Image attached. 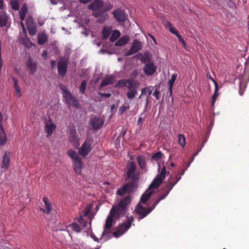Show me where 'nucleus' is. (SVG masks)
Listing matches in <instances>:
<instances>
[{
	"label": "nucleus",
	"instance_id": "obj_1",
	"mask_svg": "<svg viewBox=\"0 0 249 249\" xmlns=\"http://www.w3.org/2000/svg\"><path fill=\"white\" fill-rule=\"evenodd\" d=\"M131 201V196H126L118 205L112 207L106 220L101 239H105V240H107L111 237L112 225L115 223L116 219H119L125 213L127 208Z\"/></svg>",
	"mask_w": 249,
	"mask_h": 249
},
{
	"label": "nucleus",
	"instance_id": "obj_2",
	"mask_svg": "<svg viewBox=\"0 0 249 249\" xmlns=\"http://www.w3.org/2000/svg\"><path fill=\"white\" fill-rule=\"evenodd\" d=\"M136 165L133 161L130 162L128 165L127 171V176L128 179H131L133 181L127 183L123 187L119 189L117 192V194L120 196H123L126 193H131L133 192L136 189V184L135 181L139 178L140 173H136Z\"/></svg>",
	"mask_w": 249,
	"mask_h": 249
},
{
	"label": "nucleus",
	"instance_id": "obj_3",
	"mask_svg": "<svg viewBox=\"0 0 249 249\" xmlns=\"http://www.w3.org/2000/svg\"><path fill=\"white\" fill-rule=\"evenodd\" d=\"M169 174V172L166 171L165 166H163L162 168L160 173L157 175L149 186L148 189H147L145 193L142 196L141 203H142L143 204L146 203L153 193V191L151 189L157 188L164 179L166 175Z\"/></svg>",
	"mask_w": 249,
	"mask_h": 249
},
{
	"label": "nucleus",
	"instance_id": "obj_4",
	"mask_svg": "<svg viewBox=\"0 0 249 249\" xmlns=\"http://www.w3.org/2000/svg\"><path fill=\"white\" fill-rule=\"evenodd\" d=\"M67 154L71 159L75 173L77 175H81L83 168L81 158L76 151L71 149L68 150Z\"/></svg>",
	"mask_w": 249,
	"mask_h": 249
},
{
	"label": "nucleus",
	"instance_id": "obj_5",
	"mask_svg": "<svg viewBox=\"0 0 249 249\" xmlns=\"http://www.w3.org/2000/svg\"><path fill=\"white\" fill-rule=\"evenodd\" d=\"M63 91V97L66 103L69 106H72L76 108L79 107V103L76 98L71 93L68 92L65 87L62 88Z\"/></svg>",
	"mask_w": 249,
	"mask_h": 249
},
{
	"label": "nucleus",
	"instance_id": "obj_6",
	"mask_svg": "<svg viewBox=\"0 0 249 249\" xmlns=\"http://www.w3.org/2000/svg\"><path fill=\"white\" fill-rule=\"evenodd\" d=\"M134 218L132 216H127L126 221L121 224L118 229L113 233L114 236L118 237L123 234L131 227Z\"/></svg>",
	"mask_w": 249,
	"mask_h": 249
},
{
	"label": "nucleus",
	"instance_id": "obj_7",
	"mask_svg": "<svg viewBox=\"0 0 249 249\" xmlns=\"http://www.w3.org/2000/svg\"><path fill=\"white\" fill-rule=\"evenodd\" d=\"M93 141L90 139H86L79 148V154L82 157H86L89 155L92 149Z\"/></svg>",
	"mask_w": 249,
	"mask_h": 249
},
{
	"label": "nucleus",
	"instance_id": "obj_8",
	"mask_svg": "<svg viewBox=\"0 0 249 249\" xmlns=\"http://www.w3.org/2000/svg\"><path fill=\"white\" fill-rule=\"evenodd\" d=\"M154 208L144 207L141 203H139L134 210V212L139 215V219H141L149 213Z\"/></svg>",
	"mask_w": 249,
	"mask_h": 249
},
{
	"label": "nucleus",
	"instance_id": "obj_9",
	"mask_svg": "<svg viewBox=\"0 0 249 249\" xmlns=\"http://www.w3.org/2000/svg\"><path fill=\"white\" fill-rule=\"evenodd\" d=\"M103 119L98 117H95L90 120L89 128L92 130H97L103 125Z\"/></svg>",
	"mask_w": 249,
	"mask_h": 249
},
{
	"label": "nucleus",
	"instance_id": "obj_10",
	"mask_svg": "<svg viewBox=\"0 0 249 249\" xmlns=\"http://www.w3.org/2000/svg\"><path fill=\"white\" fill-rule=\"evenodd\" d=\"M57 69L59 74L64 76L67 71V60L63 58L60 59L58 62Z\"/></svg>",
	"mask_w": 249,
	"mask_h": 249
},
{
	"label": "nucleus",
	"instance_id": "obj_11",
	"mask_svg": "<svg viewBox=\"0 0 249 249\" xmlns=\"http://www.w3.org/2000/svg\"><path fill=\"white\" fill-rule=\"evenodd\" d=\"M42 200L44 203V206H42V207H41L40 210L44 213L48 214L50 213L52 210L53 203L46 196H44Z\"/></svg>",
	"mask_w": 249,
	"mask_h": 249
},
{
	"label": "nucleus",
	"instance_id": "obj_12",
	"mask_svg": "<svg viewBox=\"0 0 249 249\" xmlns=\"http://www.w3.org/2000/svg\"><path fill=\"white\" fill-rule=\"evenodd\" d=\"M141 42L138 40L135 39L132 43L131 48L126 52L125 55L129 56L136 53L141 50Z\"/></svg>",
	"mask_w": 249,
	"mask_h": 249
},
{
	"label": "nucleus",
	"instance_id": "obj_13",
	"mask_svg": "<svg viewBox=\"0 0 249 249\" xmlns=\"http://www.w3.org/2000/svg\"><path fill=\"white\" fill-rule=\"evenodd\" d=\"M113 15L116 19L119 22H124L127 18V15L124 10L121 8H118L114 11Z\"/></svg>",
	"mask_w": 249,
	"mask_h": 249
},
{
	"label": "nucleus",
	"instance_id": "obj_14",
	"mask_svg": "<svg viewBox=\"0 0 249 249\" xmlns=\"http://www.w3.org/2000/svg\"><path fill=\"white\" fill-rule=\"evenodd\" d=\"M104 2L102 0H95L93 2L88 5V8L94 11L98 10L102 11Z\"/></svg>",
	"mask_w": 249,
	"mask_h": 249
},
{
	"label": "nucleus",
	"instance_id": "obj_15",
	"mask_svg": "<svg viewBox=\"0 0 249 249\" xmlns=\"http://www.w3.org/2000/svg\"><path fill=\"white\" fill-rule=\"evenodd\" d=\"M157 67L153 62L147 63L143 68L144 72L148 75H152L156 71Z\"/></svg>",
	"mask_w": 249,
	"mask_h": 249
},
{
	"label": "nucleus",
	"instance_id": "obj_16",
	"mask_svg": "<svg viewBox=\"0 0 249 249\" xmlns=\"http://www.w3.org/2000/svg\"><path fill=\"white\" fill-rule=\"evenodd\" d=\"M26 23L29 34L31 36H34L36 34V30L32 19H27Z\"/></svg>",
	"mask_w": 249,
	"mask_h": 249
},
{
	"label": "nucleus",
	"instance_id": "obj_17",
	"mask_svg": "<svg viewBox=\"0 0 249 249\" xmlns=\"http://www.w3.org/2000/svg\"><path fill=\"white\" fill-rule=\"evenodd\" d=\"M26 66L32 74L34 73L36 70L37 64L36 62L33 61L30 58L26 62Z\"/></svg>",
	"mask_w": 249,
	"mask_h": 249
},
{
	"label": "nucleus",
	"instance_id": "obj_18",
	"mask_svg": "<svg viewBox=\"0 0 249 249\" xmlns=\"http://www.w3.org/2000/svg\"><path fill=\"white\" fill-rule=\"evenodd\" d=\"M119 84L124 85L126 87L128 90L136 89L135 84L130 79L120 81Z\"/></svg>",
	"mask_w": 249,
	"mask_h": 249
},
{
	"label": "nucleus",
	"instance_id": "obj_19",
	"mask_svg": "<svg viewBox=\"0 0 249 249\" xmlns=\"http://www.w3.org/2000/svg\"><path fill=\"white\" fill-rule=\"evenodd\" d=\"M55 128L56 125L54 124L51 122L46 123L45 126V131L47 133V136L48 137L51 135L55 130Z\"/></svg>",
	"mask_w": 249,
	"mask_h": 249
},
{
	"label": "nucleus",
	"instance_id": "obj_20",
	"mask_svg": "<svg viewBox=\"0 0 249 249\" xmlns=\"http://www.w3.org/2000/svg\"><path fill=\"white\" fill-rule=\"evenodd\" d=\"M10 162V153L6 152L3 156L2 162L1 167L7 169Z\"/></svg>",
	"mask_w": 249,
	"mask_h": 249
},
{
	"label": "nucleus",
	"instance_id": "obj_21",
	"mask_svg": "<svg viewBox=\"0 0 249 249\" xmlns=\"http://www.w3.org/2000/svg\"><path fill=\"white\" fill-rule=\"evenodd\" d=\"M114 77L112 75H109L105 77L102 82L100 87H104L107 85L112 84L114 83Z\"/></svg>",
	"mask_w": 249,
	"mask_h": 249
},
{
	"label": "nucleus",
	"instance_id": "obj_22",
	"mask_svg": "<svg viewBox=\"0 0 249 249\" xmlns=\"http://www.w3.org/2000/svg\"><path fill=\"white\" fill-rule=\"evenodd\" d=\"M137 161L139 167L142 170L146 169L145 158L142 156L137 157Z\"/></svg>",
	"mask_w": 249,
	"mask_h": 249
},
{
	"label": "nucleus",
	"instance_id": "obj_23",
	"mask_svg": "<svg viewBox=\"0 0 249 249\" xmlns=\"http://www.w3.org/2000/svg\"><path fill=\"white\" fill-rule=\"evenodd\" d=\"M69 138L71 142H73L74 144L77 143L78 145H79L78 139L77 137L76 132L75 129L71 130L69 132Z\"/></svg>",
	"mask_w": 249,
	"mask_h": 249
},
{
	"label": "nucleus",
	"instance_id": "obj_24",
	"mask_svg": "<svg viewBox=\"0 0 249 249\" xmlns=\"http://www.w3.org/2000/svg\"><path fill=\"white\" fill-rule=\"evenodd\" d=\"M129 40V37L127 35H125L121 37L116 43L115 45L121 46L126 44Z\"/></svg>",
	"mask_w": 249,
	"mask_h": 249
},
{
	"label": "nucleus",
	"instance_id": "obj_25",
	"mask_svg": "<svg viewBox=\"0 0 249 249\" xmlns=\"http://www.w3.org/2000/svg\"><path fill=\"white\" fill-rule=\"evenodd\" d=\"M48 38L47 35L44 32L38 34L37 39H38V43L39 45H42L44 44Z\"/></svg>",
	"mask_w": 249,
	"mask_h": 249
},
{
	"label": "nucleus",
	"instance_id": "obj_26",
	"mask_svg": "<svg viewBox=\"0 0 249 249\" xmlns=\"http://www.w3.org/2000/svg\"><path fill=\"white\" fill-rule=\"evenodd\" d=\"M178 74L177 73H174L172 76L171 79L168 81V84L169 86V90L170 91V94L171 95L172 93V88L175 83V81L177 77Z\"/></svg>",
	"mask_w": 249,
	"mask_h": 249
},
{
	"label": "nucleus",
	"instance_id": "obj_27",
	"mask_svg": "<svg viewBox=\"0 0 249 249\" xmlns=\"http://www.w3.org/2000/svg\"><path fill=\"white\" fill-rule=\"evenodd\" d=\"M12 79L14 81V86L16 93L18 97H20L21 96L22 93L20 91V88L18 85V80L15 77H13Z\"/></svg>",
	"mask_w": 249,
	"mask_h": 249
},
{
	"label": "nucleus",
	"instance_id": "obj_28",
	"mask_svg": "<svg viewBox=\"0 0 249 249\" xmlns=\"http://www.w3.org/2000/svg\"><path fill=\"white\" fill-rule=\"evenodd\" d=\"M8 20V17L5 13H0V26L3 27L6 24Z\"/></svg>",
	"mask_w": 249,
	"mask_h": 249
},
{
	"label": "nucleus",
	"instance_id": "obj_29",
	"mask_svg": "<svg viewBox=\"0 0 249 249\" xmlns=\"http://www.w3.org/2000/svg\"><path fill=\"white\" fill-rule=\"evenodd\" d=\"M112 31V28L111 26H105L103 30V38L106 39L109 36L111 32Z\"/></svg>",
	"mask_w": 249,
	"mask_h": 249
},
{
	"label": "nucleus",
	"instance_id": "obj_30",
	"mask_svg": "<svg viewBox=\"0 0 249 249\" xmlns=\"http://www.w3.org/2000/svg\"><path fill=\"white\" fill-rule=\"evenodd\" d=\"M152 56L148 52H145L141 58V61L142 63H145L151 60Z\"/></svg>",
	"mask_w": 249,
	"mask_h": 249
},
{
	"label": "nucleus",
	"instance_id": "obj_31",
	"mask_svg": "<svg viewBox=\"0 0 249 249\" xmlns=\"http://www.w3.org/2000/svg\"><path fill=\"white\" fill-rule=\"evenodd\" d=\"M5 134L2 129V126L0 125V145L4 144L6 141Z\"/></svg>",
	"mask_w": 249,
	"mask_h": 249
},
{
	"label": "nucleus",
	"instance_id": "obj_32",
	"mask_svg": "<svg viewBox=\"0 0 249 249\" xmlns=\"http://www.w3.org/2000/svg\"><path fill=\"white\" fill-rule=\"evenodd\" d=\"M137 93V89H131L128 90L126 92V96L128 99L129 100L133 99L136 95Z\"/></svg>",
	"mask_w": 249,
	"mask_h": 249
},
{
	"label": "nucleus",
	"instance_id": "obj_33",
	"mask_svg": "<svg viewBox=\"0 0 249 249\" xmlns=\"http://www.w3.org/2000/svg\"><path fill=\"white\" fill-rule=\"evenodd\" d=\"M27 11V8L26 6L25 5H23L19 12V17L21 20H24Z\"/></svg>",
	"mask_w": 249,
	"mask_h": 249
},
{
	"label": "nucleus",
	"instance_id": "obj_34",
	"mask_svg": "<svg viewBox=\"0 0 249 249\" xmlns=\"http://www.w3.org/2000/svg\"><path fill=\"white\" fill-rule=\"evenodd\" d=\"M113 7V4L109 2H104V5L102 9V12L104 14L105 12L109 11Z\"/></svg>",
	"mask_w": 249,
	"mask_h": 249
},
{
	"label": "nucleus",
	"instance_id": "obj_35",
	"mask_svg": "<svg viewBox=\"0 0 249 249\" xmlns=\"http://www.w3.org/2000/svg\"><path fill=\"white\" fill-rule=\"evenodd\" d=\"M164 189L167 190L166 192L164 193V195H162L160 197L159 199L157 201V202L154 204L153 207L154 208L156 205H157L159 202L162 199H164L169 193L170 191L172 190L170 189V186L169 187H166V186H165V188H164Z\"/></svg>",
	"mask_w": 249,
	"mask_h": 249
},
{
	"label": "nucleus",
	"instance_id": "obj_36",
	"mask_svg": "<svg viewBox=\"0 0 249 249\" xmlns=\"http://www.w3.org/2000/svg\"><path fill=\"white\" fill-rule=\"evenodd\" d=\"M153 88L151 87H148L142 89L141 95H147L149 96L153 91Z\"/></svg>",
	"mask_w": 249,
	"mask_h": 249
},
{
	"label": "nucleus",
	"instance_id": "obj_37",
	"mask_svg": "<svg viewBox=\"0 0 249 249\" xmlns=\"http://www.w3.org/2000/svg\"><path fill=\"white\" fill-rule=\"evenodd\" d=\"M181 176H180L179 177H178L177 179V180L174 182L172 183L170 182V180H173V177L172 176H170V178H169V181L167 183V184L166 185V187H169L170 186V189H172L173 187L177 183V182L181 179Z\"/></svg>",
	"mask_w": 249,
	"mask_h": 249
},
{
	"label": "nucleus",
	"instance_id": "obj_38",
	"mask_svg": "<svg viewBox=\"0 0 249 249\" xmlns=\"http://www.w3.org/2000/svg\"><path fill=\"white\" fill-rule=\"evenodd\" d=\"M211 80L213 82L214 84L215 87V90H214V93L212 99L213 100H216L217 97L218 95V93H217V91L218 90V84L217 82L214 80V79L213 78H211Z\"/></svg>",
	"mask_w": 249,
	"mask_h": 249
},
{
	"label": "nucleus",
	"instance_id": "obj_39",
	"mask_svg": "<svg viewBox=\"0 0 249 249\" xmlns=\"http://www.w3.org/2000/svg\"><path fill=\"white\" fill-rule=\"evenodd\" d=\"M121 35L120 32L118 30H114L110 37V40L111 42L115 41Z\"/></svg>",
	"mask_w": 249,
	"mask_h": 249
},
{
	"label": "nucleus",
	"instance_id": "obj_40",
	"mask_svg": "<svg viewBox=\"0 0 249 249\" xmlns=\"http://www.w3.org/2000/svg\"><path fill=\"white\" fill-rule=\"evenodd\" d=\"M178 142L182 147H184L186 144V140L183 134H178Z\"/></svg>",
	"mask_w": 249,
	"mask_h": 249
},
{
	"label": "nucleus",
	"instance_id": "obj_41",
	"mask_svg": "<svg viewBox=\"0 0 249 249\" xmlns=\"http://www.w3.org/2000/svg\"><path fill=\"white\" fill-rule=\"evenodd\" d=\"M68 228H71L73 231L77 232H79L81 231V228L79 225L75 223H73L69 225L67 227V229Z\"/></svg>",
	"mask_w": 249,
	"mask_h": 249
},
{
	"label": "nucleus",
	"instance_id": "obj_42",
	"mask_svg": "<svg viewBox=\"0 0 249 249\" xmlns=\"http://www.w3.org/2000/svg\"><path fill=\"white\" fill-rule=\"evenodd\" d=\"M10 2L12 8L15 10H18L19 6L17 0H10Z\"/></svg>",
	"mask_w": 249,
	"mask_h": 249
},
{
	"label": "nucleus",
	"instance_id": "obj_43",
	"mask_svg": "<svg viewBox=\"0 0 249 249\" xmlns=\"http://www.w3.org/2000/svg\"><path fill=\"white\" fill-rule=\"evenodd\" d=\"M162 153L161 152L159 151L153 154L152 156V158L154 160H159L162 158Z\"/></svg>",
	"mask_w": 249,
	"mask_h": 249
},
{
	"label": "nucleus",
	"instance_id": "obj_44",
	"mask_svg": "<svg viewBox=\"0 0 249 249\" xmlns=\"http://www.w3.org/2000/svg\"><path fill=\"white\" fill-rule=\"evenodd\" d=\"M100 18L98 19V22L100 23H103L108 18V15L107 14H103L101 15Z\"/></svg>",
	"mask_w": 249,
	"mask_h": 249
},
{
	"label": "nucleus",
	"instance_id": "obj_45",
	"mask_svg": "<svg viewBox=\"0 0 249 249\" xmlns=\"http://www.w3.org/2000/svg\"><path fill=\"white\" fill-rule=\"evenodd\" d=\"M129 108V106L128 105H127V106L124 105L120 107L119 111L120 113L122 114L125 111L128 109Z\"/></svg>",
	"mask_w": 249,
	"mask_h": 249
},
{
	"label": "nucleus",
	"instance_id": "obj_46",
	"mask_svg": "<svg viewBox=\"0 0 249 249\" xmlns=\"http://www.w3.org/2000/svg\"><path fill=\"white\" fill-rule=\"evenodd\" d=\"M86 87V81L84 80L82 82L80 86V92L81 93H84Z\"/></svg>",
	"mask_w": 249,
	"mask_h": 249
},
{
	"label": "nucleus",
	"instance_id": "obj_47",
	"mask_svg": "<svg viewBox=\"0 0 249 249\" xmlns=\"http://www.w3.org/2000/svg\"><path fill=\"white\" fill-rule=\"evenodd\" d=\"M23 43L27 47H30L32 43L30 42L29 39L27 38L22 41Z\"/></svg>",
	"mask_w": 249,
	"mask_h": 249
},
{
	"label": "nucleus",
	"instance_id": "obj_48",
	"mask_svg": "<svg viewBox=\"0 0 249 249\" xmlns=\"http://www.w3.org/2000/svg\"><path fill=\"white\" fill-rule=\"evenodd\" d=\"M90 209H91L90 206L87 207V208L86 209V210H85V211L84 212V213H83L84 215L85 216L88 215V214H89V213L90 212Z\"/></svg>",
	"mask_w": 249,
	"mask_h": 249
},
{
	"label": "nucleus",
	"instance_id": "obj_49",
	"mask_svg": "<svg viewBox=\"0 0 249 249\" xmlns=\"http://www.w3.org/2000/svg\"><path fill=\"white\" fill-rule=\"evenodd\" d=\"M153 96H154L157 100H159L160 98V91L156 89L155 91L154 92L153 94Z\"/></svg>",
	"mask_w": 249,
	"mask_h": 249
},
{
	"label": "nucleus",
	"instance_id": "obj_50",
	"mask_svg": "<svg viewBox=\"0 0 249 249\" xmlns=\"http://www.w3.org/2000/svg\"><path fill=\"white\" fill-rule=\"evenodd\" d=\"M1 42H0V73L1 72V68L3 64V61L1 58Z\"/></svg>",
	"mask_w": 249,
	"mask_h": 249
},
{
	"label": "nucleus",
	"instance_id": "obj_51",
	"mask_svg": "<svg viewBox=\"0 0 249 249\" xmlns=\"http://www.w3.org/2000/svg\"><path fill=\"white\" fill-rule=\"evenodd\" d=\"M102 14H103V13L102 12V11H101L100 12H97L94 11L92 15L93 16H94L95 17L98 18V17H99V16H100L101 15H102Z\"/></svg>",
	"mask_w": 249,
	"mask_h": 249
},
{
	"label": "nucleus",
	"instance_id": "obj_52",
	"mask_svg": "<svg viewBox=\"0 0 249 249\" xmlns=\"http://www.w3.org/2000/svg\"><path fill=\"white\" fill-rule=\"evenodd\" d=\"M169 31L173 34H175L176 36L179 34L177 30H176V29L174 27L171 28Z\"/></svg>",
	"mask_w": 249,
	"mask_h": 249
},
{
	"label": "nucleus",
	"instance_id": "obj_53",
	"mask_svg": "<svg viewBox=\"0 0 249 249\" xmlns=\"http://www.w3.org/2000/svg\"><path fill=\"white\" fill-rule=\"evenodd\" d=\"M205 142H204L203 144L201 145V147L199 148H198V149L197 150V151L194 154V156H197L198 155V154L199 153V152L201 151V149L203 147Z\"/></svg>",
	"mask_w": 249,
	"mask_h": 249
},
{
	"label": "nucleus",
	"instance_id": "obj_54",
	"mask_svg": "<svg viewBox=\"0 0 249 249\" xmlns=\"http://www.w3.org/2000/svg\"><path fill=\"white\" fill-rule=\"evenodd\" d=\"M93 43L94 45H96L98 47H99L101 44V42L98 40H93Z\"/></svg>",
	"mask_w": 249,
	"mask_h": 249
},
{
	"label": "nucleus",
	"instance_id": "obj_55",
	"mask_svg": "<svg viewBox=\"0 0 249 249\" xmlns=\"http://www.w3.org/2000/svg\"><path fill=\"white\" fill-rule=\"evenodd\" d=\"M99 94L100 95L101 97H109L111 96L110 93H99Z\"/></svg>",
	"mask_w": 249,
	"mask_h": 249
},
{
	"label": "nucleus",
	"instance_id": "obj_56",
	"mask_svg": "<svg viewBox=\"0 0 249 249\" xmlns=\"http://www.w3.org/2000/svg\"><path fill=\"white\" fill-rule=\"evenodd\" d=\"M84 219L83 218V216L82 215H80L79 217L77 219V221L79 223H81V222H83Z\"/></svg>",
	"mask_w": 249,
	"mask_h": 249
},
{
	"label": "nucleus",
	"instance_id": "obj_57",
	"mask_svg": "<svg viewBox=\"0 0 249 249\" xmlns=\"http://www.w3.org/2000/svg\"><path fill=\"white\" fill-rule=\"evenodd\" d=\"M148 36L152 39V40H153L155 44H157V42L156 39L155 38V37L153 36H152V35L149 34H148Z\"/></svg>",
	"mask_w": 249,
	"mask_h": 249
},
{
	"label": "nucleus",
	"instance_id": "obj_58",
	"mask_svg": "<svg viewBox=\"0 0 249 249\" xmlns=\"http://www.w3.org/2000/svg\"><path fill=\"white\" fill-rule=\"evenodd\" d=\"M42 56L45 59H46L47 57V52L46 51H44L42 52Z\"/></svg>",
	"mask_w": 249,
	"mask_h": 249
},
{
	"label": "nucleus",
	"instance_id": "obj_59",
	"mask_svg": "<svg viewBox=\"0 0 249 249\" xmlns=\"http://www.w3.org/2000/svg\"><path fill=\"white\" fill-rule=\"evenodd\" d=\"M177 37L178 38L179 40L182 43L184 41L183 39L181 37L179 34L176 35Z\"/></svg>",
	"mask_w": 249,
	"mask_h": 249
},
{
	"label": "nucleus",
	"instance_id": "obj_60",
	"mask_svg": "<svg viewBox=\"0 0 249 249\" xmlns=\"http://www.w3.org/2000/svg\"><path fill=\"white\" fill-rule=\"evenodd\" d=\"M196 156H194V155L193 156V157L191 158L190 161L187 164V168L189 167L191 163L193 161V160H194V159H195V157Z\"/></svg>",
	"mask_w": 249,
	"mask_h": 249
},
{
	"label": "nucleus",
	"instance_id": "obj_61",
	"mask_svg": "<svg viewBox=\"0 0 249 249\" xmlns=\"http://www.w3.org/2000/svg\"><path fill=\"white\" fill-rule=\"evenodd\" d=\"M166 27L169 30L173 27L172 24L170 22H167Z\"/></svg>",
	"mask_w": 249,
	"mask_h": 249
},
{
	"label": "nucleus",
	"instance_id": "obj_62",
	"mask_svg": "<svg viewBox=\"0 0 249 249\" xmlns=\"http://www.w3.org/2000/svg\"><path fill=\"white\" fill-rule=\"evenodd\" d=\"M83 227V228H85L87 226V222L84 220L83 222L80 223Z\"/></svg>",
	"mask_w": 249,
	"mask_h": 249
},
{
	"label": "nucleus",
	"instance_id": "obj_63",
	"mask_svg": "<svg viewBox=\"0 0 249 249\" xmlns=\"http://www.w3.org/2000/svg\"><path fill=\"white\" fill-rule=\"evenodd\" d=\"M56 62L55 60H52L51 61V65L52 67V68H54L55 66Z\"/></svg>",
	"mask_w": 249,
	"mask_h": 249
},
{
	"label": "nucleus",
	"instance_id": "obj_64",
	"mask_svg": "<svg viewBox=\"0 0 249 249\" xmlns=\"http://www.w3.org/2000/svg\"><path fill=\"white\" fill-rule=\"evenodd\" d=\"M143 121V119L142 117H140L138 120V124H140Z\"/></svg>",
	"mask_w": 249,
	"mask_h": 249
}]
</instances>
